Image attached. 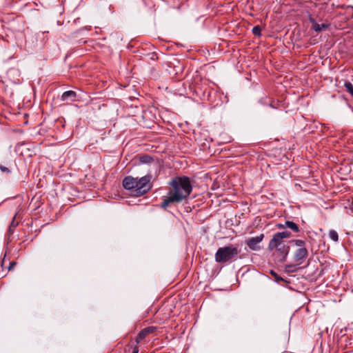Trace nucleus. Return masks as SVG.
I'll return each mask as SVG.
<instances>
[{
  "mask_svg": "<svg viewBox=\"0 0 353 353\" xmlns=\"http://www.w3.org/2000/svg\"><path fill=\"white\" fill-rule=\"evenodd\" d=\"M167 195L163 196L160 208L164 210L173 204L187 201L193 190L190 179L186 176H176L168 182Z\"/></svg>",
  "mask_w": 353,
  "mask_h": 353,
  "instance_id": "f257e3e1",
  "label": "nucleus"
},
{
  "mask_svg": "<svg viewBox=\"0 0 353 353\" xmlns=\"http://www.w3.org/2000/svg\"><path fill=\"white\" fill-rule=\"evenodd\" d=\"M151 179L152 175L150 174L140 179L128 176L123 179L122 183L125 190L133 192L134 196H141L148 193L152 188Z\"/></svg>",
  "mask_w": 353,
  "mask_h": 353,
  "instance_id": "f03ea898",
  "label": "nucleus"
},
{
  "mask_svg": "<svg viewBox=\"0 0 353 353\" xmlns=\"http://www.w3.org/2000/svg\"><path fill=\"white\" fill-rule=\"evenodd\" d=\"M240 250L237 245L230 244L228 246L219 248L215 253V261L219 263H224L236 260Z\"/></svg>",
  "mask_w": 353,
  "mask_h": 353,
  "instance_id": "7ed1b4c3",
  "label": "nucleus"
},
{
  "mask_svg": "<svg viewBox=\"0 0 353 353\" xmlns=\"http://www.w3.org/2000/svg\"><path fill=\"white\" fill-rule=\"evenodd\" d=\"M308 256V250L306 248H299L295 250L293 259L296 265H301Z\"/></svg>",
  "mask_w": 353,
  "mask_h": 353,
  "instance_id": "20e7f679",
  "label": "nucleus"
},
{
  "mask_svg": "<svg viewBox=\"0 0 353 353\" xmlns=\"http://www.w3.org/2000/svg\"><path fill=\"white\" fill-rule=\"evenodd\" d=\"M263 238V234H261L259 236L250 238L246 241V244L250 249L252 250H259L260 249L259 244L262 241Z\"/></svg>",
  "mask_w": 353,
  "mask_h": 353,
  "instance_id": "39448f33",
  "label": "nucleus"
},
{
  "mask_svg": "<svg viewBox=\"0 0 353 353\" xmlns=\"http://www.w3.org/2000/svg\"><path fill=\"white\" fill-rule=\"evenodd\" d=\"M283 244H284L283 240H282L277 233H276L273 235L272 239L269 242L268 250L270 251H272L276 248H279Z\"/></svg>",
  "mask_w": 353,
  "mask_h": 353,
  "instance_id": "423d86ee",
  "label": "nucleus"
},
{
  "mask_svg": "<svg viewBox=\"0 0 353 353\" xmlns=\"http://www.w3.org/2000/svg\"><path fill=\"white\" fill-rule=\"evenodd\" d=\"M156 330V327L154 326H150L145 327L141 330L136 337V342L139 343L142 340H143L148 334L154 332Z\"/></svg>",
  "mask_w": 353,
  "mask_h": 353,
  "instance_id": "0eeeda50",
  "label": "nucleus"
},
{
  "mask_svg": "<svg viewBox=\"0 0 353 353\" xmlns=\"http://www.w3.org/2000/svg\"><path fill=\"white\" fill-rule=\"evenodd\" d=\"M275 249L276 250L279 255L281 256L280 261H285L290 252V246L284 243L279 248H276Z\"/></svg>",
  "mask_w": 353,
  "mask_h": 353,
  "instance_id": "6e6552de",
  "label": "nucleus"
},
{
  "mask_svg": "<svg viewBox=\"0 0 353 353\" xmlns=\"http://www.w3.org/2000/svg\"><path fill=\"white\" fill-rule=\"evenodd\" d=\"M76 97H77V93L74 92V91H72V90H68V91H65L64 92L61 97V100L63 101H76Z\"/></svg>",
  "mask_w": 353,
  "mask_h": 353,
  "instance_id": "1a4fd4ad",
  "label": "nucleus"
},
{
  "mask_svg": "<svg viewBox=\"0 0 353 353\" xmlns=\"http://www.w3.org/2000/svg\"><path fill=\"white\" fill-rule=\"evenodd\" d=\"M310 21L312 23V29L316 32H321L322 30L323 29H325V28H327L328 27V25L327 24H325V23H321V24H319L316 22V21L312 19V18H310Z\"/></svg>",
  "mask_w": 353,
  "mask_h": 353,
  "instance_id": "9d476101",
  "label": "nucleus"
},
{
  "mask_svg": "<svg viewBox=\"0 0 353 353\" xmlns=\"http://www.w3.org/2000/svg\"><path fill=\"white\" fill-rule=\"evenodd\" d=\"M154 161L153 157L148 155V154H144L139 157V162L143 164H150Z\"/></svg>",
  "mask_w": 353,
  "mask_h": 353,
  "instance_id": "9b49d317",
  "label": "nucleus"
},
{
  "mask_svg": "<svg viewBox=\"0 0 353 353\" xmlns=\"http://www.w3.org/2000/svg\"><path fill=\"white\" fill-rule=\"evenodd\" d=\"M285 225H286V228H288L289 229L292 230L294 232H299L300 231L299 225L293 221H286Z\"/></svg>",
  "mask_w": 353,
  "mask_h": 353,
  "instance_id": "f8f14e48",
  "label": "nucleus"
},
{
  "mask_svg": "<svg viewBox=\"0 0 353 353\" xmlns=\"http://www.w3.org/2000/svg\"><path fill=\"white\" fill-rule=\"evenodd\" d=\"M270 274L274 277V281L277 283L280 282V281H284L287 283H290V281H287L284 279H283L281 276H279L275 271L274 270H270Z\"/></svg>",
  "mask_w": 353,
  "mask_h": 353,
  "instance_id": "ddd939ff",
  "label": "nucleus"
},
{
  "mask_svg": "<svg viewBox=\"0 0 353 353\" xmlns=\"http://www.w3.org/2000/svg\"><path fill=\"white\" fill-rule=\"evenodd\" d=\"M329 237L334 241V242H337L339 241V235L336 230H331L329 232Z\"/></svg>",
  "mask_w": 353,
  "mask_h": 353,
  "instance_id": "4468645a",
  "label": "nucleus"
},
{
  "mask_svg": "<svg viewBox=\"0 0 353 353\" xmlns=\"http://www.w3.org/2000/svg\"><path fill=\"white\" fill-rule=\"evenodd\" d=\"M8 76L9 78L14 77V76H19V71L16 68H10L8 72Z\"/></svg>",
  "mask_w": 353,
  "mask_h": 353,
  "instance_id": "2eb2a0df",
  "label": "nucleus"
},
{
  "mask_svg": "<svg viewBox=\"0 0 353 353\" xmlns=\"http://www.w3.org/2000/svg\"><path fill=\"white\" fill-rule=\"evenodd\" d=\"M344 86L346 88V90L352 95L353 97V85L350 81H345L344 83Z\"/></svg>",
  "mask_w": 353,
  "mask_h": 353,
  "instance_id": "dca6fc26",
  "label": "nucleus"
},
{
  "mask_svg": "<svg viewBox=\"0 0 353 353\" xmlns=\"http://www.w3.org/2000/svg\"><path fill=\"white\" fill-rule=\"evenodd\" d=\"M14 219H15V216L13 217V219L11 222V223L9 225V228H8V233L10 234H13L14 232V228L17 226L18 223H15L14 222Z\"/></svg>",
  "mask_w": 353,
  "mask_h": 353,
  "instance_id": "f3484780",
  "label": "nucleus"
},
{
  "mask_svg": "<svg viewBox=\"0 0 353 353\" xmlns=\"http://www.w3.org/2000/svg\"><path fill=\"white\" fill-rule=\"evenodd\" d=\"M277 234L281 237L282 240L290 237L291 233L289 231H283L281 232H276Z\"/></svg>",
  "mask_w": 353,
  "mask_h": 353,
  "instance_id": "a211bd4d",
  "label": "nucleus"
},
{
  "mask_svg": "<svg viewBox=\"0 0 353 353\" xmlns=\"http://www.w3.org/2000/svg\"><path fill=\"white\" fill-rule=\"evenodd\" d=\"M294 245L299 248H306L305 247V241L301 239H296L293 241Z\"/></svg>",
  "mask_w": 353,
  "mask_h": 353,
  "instance_id": "6ab92c4d",
  "label": "nucleus"
},
{
  "mask_svg": "<svg viewBox=\"0 0 353 353\" xmlns=\"http://www.w3.org/2000/svg\"><path fill=\"white\" fill-rule=\"evenodd\" d=\"M252 32L253 34L260 37L261 35V28L259 26H254Z\"/></svg>",
  "mask_w": 353,
  "mask_h": 353,
  "instance_id": "aec40b11",
  "label": "nucleus"
},
{
  "mask_svg": "<svg viewBox=\"0 0 353 353\" xmlns=\"http://www.w3.org/2000/svg\"><path fill=\"white\" fill-rule=\"evenodd\" d=\"M295 266L296 265L293 264L286 265L285 267V270L287 272H294L296 270Z\"/></svg>",
  "mask_w": 353,
  "mask_h": 353,
  "instance_id": "412c9836",
  "label": "nucleus"
},
{
  "mask_svg": "<svg viewBox=\"0 0 353 353\" xmlns=\"http://www.w3.org/2000/svg\"><path fill=\"white\" fill-rule=\"evenodd\" d=\"M0 170L2 172H6L7 174H10L11 172L10 170L8 168L3 166L2 165H0Z\"/></svg>",
  "mask_w": 353,
  "mask_h": 353,
  "instance_id": "4be33fe9",
  "label": "nucleus"
},
{
  "mask_svg": "<svg viewBox=\"0 0 353 353\" xmlns=\"http://www.w3.org/2000/svg\"><path fill=\"white\" fill-rule=\"evenodd\" d=\"M276 227L278 229H285L286 228L285 223L284 224H283V223H277L276 225Z\"/></svg>",
  "mask_w": 353,
  "mask_h": 353,
  "instance_id": "5701e85b",
  "label": "nucleus"
},
{
  "mask_svg": "<svg viewBox=\"0 0 353 353\" xmlns=\"http://www.w3.org/2000/svg\"><path fill=\"white\" fill-rule=\"evenodd\" d=\"M17 263L15 261H12L10 263L8 270H11L14 268V267L16 265Z\"/></svg>",
  "mask_w": 353,
  "mask_h": 353,
  "instance_id": "b1692460",
  "label": "nucleus"
},
{
  "mask_svg": "<svg viewBox=\"0 0 353 353\" xmlns=\"http://www.w3.org/2000/svg\"><path fill=\"white\" fill-rule=\"evenodd\" d=\"M139 352V349L137 347H135L132 351V353H138Z\"/></svg>",
  "mask_w": 353,
  "mask_h": 353,
  "instance_id": "393cba45",
  "label": "nucleus"
},
{
  "mask_svg": "<svg viewBox=\"0 0 353 353\" xmlns=\"http://www.w3.org/2000/svg\"><path fill=\"white\" fill-rule=\"evenodd\" d=\"M14 82H17V81H19L20 79H13L12 80Z\"/></svg>",
  "mask_w": 353,
  "mask_h": 353,
  "instance_id": "a878e982",
  "label": "nucleus"
}]
</instances>
